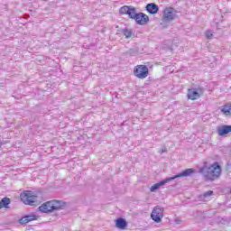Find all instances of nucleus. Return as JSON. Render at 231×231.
<instances>
[{
	"label": "nucleus",
	"instance_id": "f257e3e1",
	"mask_svg": "<svg viewBox=\"0 0 231 231\" xmlns=\"http://www.w3.org/2000/svg\"><path fill=\"white\" fill-rule=\"evenodd\" d=\"M199 172L208 181H214L221 176V166L217 162L210 165H208V162H205L203 167L199 169Z\"/></svg>",
	"mask_w": 231,
	"mask_h": 231
},
{
	"label": "nucleus",
	"instance_id": "f03ea898",
	"mask_svg": "<svg viewBox=\"0 0 231 231\" xmlns=\"http://www.w3.org/2000/svg\"><path fill=\"white\" fill-rule=\"evenodd\" d=\"M194 172H195V171L192 168L186 169L185 171H181L180 173H179L173 177L165 179L163 180H161L158 183L153 184L150 188V190H151V192H156V190H158V189H160V187H163V185L169 183V181H172V180H176L177 178H185L187 176H191V174H194Z\"/></svg>",
	"mask_w": 231,
	"mask_h": 231
},
{
	"label": "nucleus",
	"instance_id": "7ed1b4c3",
	"mask_svg": "<svg viewBox=\"0 0 231 231\" xmlns=\"http://www.w3.org/2000/svg\"><path fill=\"white\" fill-rule=\"evenodd\" d=\"M65 203L60 200H51L43 203L38 208L40 212H43L44 214H48V212H55V210H62L64 208Z\"/></svg>",
	"mask_w": 231,
	"mask_h": 231
},
{
	"label": "nucleus",
	"instance_id": "20e7f679",
	"mask_svg": "<svg viewBox=\"0 0 231 231\" xmlns=\"http://www.w3.org/2000/svg\"><path fill=\"white\" fill-rule=\"evenodd\" d=\"M20 198L21 201H23L24 205H30L31 207H33V205H35L37 202V196L32 191H23L21 193Z\"/></svg>",
	"mask_w": 231,
	"mask_h": 231
},
{
	"label": "nucleus",
	"instance_id": "39448f33",
	"mask_svg": "<svg viewBox=\"0 0 231 231\" xmlns=\"http://www.w3.org/2000/svg\"><path fill=\"white\" fill-rule=\"evenodd\" d=\"M134 75L137 79H147L149 77V68L146 65H137L134 69Z\"/></svg>",
	"mask_w": 231,
	"mask_h": 231
},
{
	"label": "nucleus",
	"instance_id": "423d86ee",
	"mask_svg": "<svg viewBox=\"0 0 231 231\" xmlns=\"http://www.w3.org/2000/svg\"><path fill=\"white\" fill-rule=\"evenodd\" d=\"M131 19H134L135 23L141 26H143L149 23V16L143 13H136V9L134 11V14H132Z\"/></svg>",
	"mask_w": 231,
	"mask_h": 231
},
{
	"label": "nucleus",
	"instance_id": "0eeeda50",
	"mask_svg": "<svg viewBox=\"0 0 231 231\" xmlns=\"http://www.w3.org/2000/svg\"><path fill=\"white\" fill-rule=\"evenodd\" d=\"M151 217L155 223H162V219L163 218V208L160 206H156L152 211Z\"/></svg>",
	"mask_w": 231,
	"mask_h": 231
},
{
	"label": "nucleus",
	"instance_id": "6e6552de",
	"mask_svg": "<svg viewBox=\"0 0 231 231\" xmlns=\"http://www.w3.org/2000/svg\"><path fill=\"white\" fill-rule=\"evenodd\" d=\"M176 18V10L172 7H168L163 11V21L171 22Z\"/></svg>",
	"mask_w": 231,
	"mask_h": 231
},
{
	"label": "nucleus",
	"instance_id": "1a4fd4ad",
	"mask_svg": "<svg viewBox=\"0 0 231 231\" xmlns=\"http://www.w3.org/2000/svg\"><path fill=\"white\" fill-rule=\"evenodd\" d=\"M135 10L136 7L134 6L124 5L119 9V14H121V15H128L131 19Z\"/></svg>",
	"mask_w": 231,
	"mask_h": 231
},
{
	"label": "nucleus",
	"instance_id": "9d476101",
	"mask_svg": "<svg viewBox=\"0 0 231 231\" xmlns=\"http://www.w3.org/2000/svg\"><path fill=\"white\" fill-rule=\"evenodd\" d=\"M31 221H37V215H26L18 220L20 225H28Z\"/></svg>",
	"mask_w": 231,
	"mask_h": 231
},
{
	"label": "nucleus",
	"instance_id": "9b49d317",
	"mask_svg": "<svg viewBox=\"0 0 231 231\" xmlns=\"http://www.w3.org/2000/svg\"><path fill=\"white\" fill-rule=\"evenodd\" d=\"M187 97L189 100H198L199 98V92H198V88H189Z\"/></svg>",
	"mask_w": 231,
	"mask_h": 231
},
{
	"label": "nucleus",
	"instance_id": "f8f14e48",
	"mask_svg": "<svg viewBox=\"0 0 231 231\" xmlns=\"http://www.w3.org/2000/svg\"><path fill=\"white\" fill-rule=\"evenodd\" d=\"M158 10H160V7L158 6V5H156L154 3H151L146 5L147 13L151 14L152 15L158 14Z\"/></svg>",
	"mask_w": 231,
	"mask_h": 231
},
{
	"label": "nucleus",
	"instance_id": "ddd939ff",
	"mask_svg": "<svg viewBox=\"0 0 231 231\" xmlns=\"http://www.w3.org/2000/svg\"><path fill=\"white\" fill-rule=\"evenodd\" d=\"M116 226L120 230H125L127 228V221L125 218L119 217L116 220Z\"/></svg>",
	"mask_w": 231,
	"mask_h": 231
},
{
	"label": "nucleus",
	"instance_id": "4468645a",
	"mask_svg": "<svg viewBox=\"0 0 231 231\" xmlns=\"http://www.w3.org/2000/svg\"><path fill=\"white\" fill-rule=\"evenodd\" d=\"M217 133L219 136H225V134H228L229 130H228V125H222L217 129Z\"/></svg>",
	"mask_w": 231,
	"mask_h": 231
},
{
	"label": "nucleus",
	"instance_id": "2eb2a0df",
	"mask_svg": "<svg viewBox=\"0 0 231 231\" xmlns=\"http://www.w3.org/2000/svg\"><path fill=\"white\" fill-rule=\"evenodd\" d=\"M221 112L226 115V116H231V105H226L223 106L221 108Z\"/></svg>",
	"mask_w": 231,
	"mask_h": 231
},
{
	"label": "nucleus",
	"instance_id": "dca6fc26",
	"mask_svg": "<svg viewBox=\"0 0 231 231\" xmlns=\"http://www.w3.org/2000/svg\"><path fill=\"white\" fill-rule=\"evenodd\" d=\"M121 32L125 35V39H131V37H133V30L131 29H122Z\"/></svg>",
	"mask_w": 231,
	"mask_h": 231
},
{
	"label": "nucleus",
	"instance_id": "f3484780",
	"mask_svg": "<svg viewBox=\"0 0 231 231\" xmlns=\"http://www.w3.org/2000/svg\"><path fill=\"white\" fill-rule=\"evenodd\" d=\"M0 203H1L3 208H8V205H10L11 199L8 197H5L4 199H2Z\"/></svg>",
	"mask_w": 231,
	"mask_h": 231
},
{
	"label": "nucleus",
	"instance_id": "a211bd4d",
	"mask_svg": "<svg viewBox=\"0 0 231 231\" xmlns=\"http://www.w3.org/2000/svg\"><path fill=\"white\" fill-rule=\"evenodd\" d=\"M206 37L207 39H212V37H214V33L212 32V31H207Z\"/></svg>",
	"mask_w": 231,
	"mask_h": 231
},
{
	"label": "nucleus",
	"instance_id": "6ab92c4d",
	"mask_svg": "<svg viewBox=\"0 0 231 231\" xmlns=\"http://www.w3.org/2000/svg\"><path fill=\"white\" fill-rule=\"evenodd\" d=\"M212 194H214V191L208 190V191L203 193V198H208V197L212 196Z\"/></svg>",
	"mask_w": 231,
	"mask_h": 231
},
{
	"label": "nucleus",
	"instance_id": "aec40b11",
	"mask_svg": "<svg viewBox=\"0 0 231 231\" xmlns=\"http://www.w3.org/2000/svg\"><path fill=\"white\" fill-rule=\"evenodd\" d=\"M129 53L130 55H134L136 53V51L130 49Z\"/></svg>",
	"mask_w": 231,
	"mask_h": 231
},
{
	"label": "nucleus",
	"instance_id": "412c9836",
	"mask_svg": "<svg viewBox=\"0 0 231 231\" xmlns=\"http://www.w3.org/2000/svg\"><path fill=\"white\" fill-rule=\"evenodd\" d=\"M160 152L161 154H163V152H167V148L166 147L162 148Z\"/></svg>",
	"mask_w": 231,
	"mask_h": 231
},
{
	"label": "nucleus",
	"instance_id": "4be33fe9",
	"mask_svg": "<svg viewBox=\"0 0 231 231\" xmlns=\"http://www.w3.org/2000/svg\"><path fill=\"white\" fill-rule=\"evenodd\" d=\"M227 128L229 130V133H231V125H227Z\"/></svg>",
	"mask_w": 231,
	"mask_h": 231
}]
</instances>
